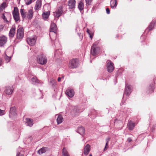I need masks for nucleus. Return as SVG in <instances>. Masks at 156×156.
I'll return each instance as SVG.
<instances>
[{"label": "nucleus", "mask_w": 156, "mask_h": 156, "mask_svg": "<svg viewBox=\"0 0 156 156\" xmlns=\"http://www.w3.org/2000/svg\"><path fill=\"white\" fill-rule=\"evenodd\" d=\"M57 29L56 25L55 23H51L50 27L49 35L52 41H54L56 39Z\"/></svg>", "instance_id": "nucleus-1"}, {"label": "nucleus", "mask_w": 156, "mask_h": 156, "mask_svg": "<svg viewBox=\"0 0 156 156\" xmlns=\"http://www.w3.org/2000/svg\"><path fill=\"white\" fill-rule=\"evenodd\" d=\"M37 61L39 64L44 65L46 64L47 59L45 55L43 54H40L37 56Z\"/></svg>", "instance_id": "nucleus-2"}, {"label": "nucleus", "mask_w": 156, "mask_h": 156, "mask_svg": "<svg viewBox=\"0 0 156 156\" xmlns=\"http://www.w3.org/2000/svg\"><path fill=\"white\" fill-rule=\"evenodd\" d=\"M100 48L98 47L96 44H94L91 46L90 53L93 56H95L98 54Z\"/></svg>", "instance_id": "nucleus-3"}, {"label": "nucleus", "mask_w": 156, "mask_h": 156, "mask_svg": "<svg viewBox=\"0 0 156 156\" xmlns=\"http://www.w3.org/2000/svg\"><path fill=\"white\" fill-rule=\"evenodd\" d=\"M23 29V27H20L17 30L16 37L19 40H21L24 36Z\"/></svg>", "instance_id": "nucleus-4"}, {"label": "nucleus", "mask_w": 156, "mask_h": 156, "mask_svg": "<svg viewBox=\"0 0 156 156\" xmlns=\"http://www.w3.org/2000/svg\"><path fill=\"white\" fill-rule=\"evenodd\" d=\"M77 59H73L70 60L69 63V67L71 69H74L77 67L78 65Z\"/></svg>", "instance_id": "nucleus-5"}, {"label": "nucleus", "mask_w": 156, "mask_h": 156, "mask_svg": "<svg viewBox=\"0 0 156 156\" xmlns=\"http://www.w3.org/2000/svg\"><path fill=\"white\" fill-rule=\"evenodd\" d=\"M132 87L128 83L126 84V87L125 88V92L124 94V95L123 96V99L124 97V95L126 94L127 96L129 95L130 94L131 91L132 89Z\"/></svg>", "instance_id": "nucleus-6"}, {"label": "nucleus", "mask_w": 156, "mask_h": 156, "mask_svg": "<svg viewBox=\"0 0 156 156\" xmlns=\"http://www.w3.org/2000/svg\"><path fill=\"white\" fill-rule=\"evenodd\" d=\"M13 17L15 21L16 22L20 20L19 14L17 7H14L12 12Z\"/></svg>", "instance_id": "nucleus-7"}, {"label": "nucleus", "mask_w": 156, "mask_h": 156, "mask_svg": "<svg viewBox=\"0 0 156 156\" xmlns=\"http://www.w3.org/2000/svg\"><path fill=\"white\" fill-rule=\"evenodd\" d=\"M31 83L33 85L41 86L43 83L41 81L38 80L36 77H33L31 78Z\"/></svg>", "instance_id": "nucleus-8"}, {"label": "nucleus", "mask_w": 156, "mask_h": 156, "mask_svg": "<svg viewBox=\"0 0 156 156\" xmlns=\"http://www.w3.org/2000/svg\"><path fill=\"white\" fill-rule=\"evenodd\" d=\"M7 41V38L4 35L0 36V47H3Z\"/></svg>", "instance_id": "nucleus-9"}, {"label": "nucleus", "mask_w": 156, "mask_h": 156, "mask_svg": "<svg viewBox=\"0 0 156 156\" xmlns=\"http://www.w3.org/2000/svg\"><path fill=\"white\" fill-rule=\"evenodd\" d=\"M107 69L108 72L109 73L112 72L113 70V64L110 61L108 60L107 61Z\"/></svg>", "instance_id": "nucleus-10"}, {"label": "nucleus", "mask_w": 156, "mask_h": 156, "mask_svg": "<svg viewBox=\"0 0 156 156\" xmlns=\"http://www.w3.org/2000/svg\"><path fill=\"white\" fill-rule=\"evenodd\" d=\"M16 109L15 107H12L10 108L9 110V116L10 118L16 116Z\"/></svg>", "instance_id": "nucleus-11"}, {"label": "nucleus", "mask_w": 156, "mask_h": 156, "mask_svg": "<svg viewBox=\"0 0 156 156\" xmlns=\"http://www.w3.org/2000/svg\"><path fill=\"white\" fill-rule=\"evenodd\" d=\"M36 37H33L28 38L27 39V42L30 45L33 46L34 45L36 41Z\"/></svg>", "instance_id": "nucleus-12"}, {"label": "nucleus", "mask_w": 156, "mask_h": 156, "mask_svg": "<svg viewBox=\"0 0 156 156\" xmlns=\"http://www.w3.org/2000/svg\"><path fill=\"white\" fill-rule=\"evenodd\" d=\"M66 94L70 98L73 97L74 94V90L72 89H68L66 91Z\"/></svg>", "instance_id": "nucleus-13"}, {"label": "nucleus", "mask_w": 156, "mask_h": 156, "mask_svg": "<svg viewBox=\"0 0 156 156\" xmlns=\"http://www.w3.org/2000/svg\"><path fill=\"white\" fill-rule=\"evenodd\" d=\"M55 17H59L63 12L62 8L61 7H59L55 12Z\"/></svg>", "instance_id": "nucleus-14"}, {"label": "nucleus", "mask_w": 156, "mask_h": 156, "mask_svg": "<svg viewBox=\"0 0 156 156\" xmlns=\"http://www.w3.org/2000/svg\"><path fill=\"white\" fill-rule=\"evenodd\" d=\"M76 1L75 0H69L68 2V5L69 8L73 9L75 8Z\"/></svg>", "instance_id": "nucleus-15"}, {"label": "nucleus", "mask_w": 156, "mask_h": 156, "mask_svg": "<svg viewBox=\"0 0 156 156\" xmlns=\"http://www.w3.org/2000/svg\"><path fill=\"white\" fill-rule=\"evenodd\" d=\"M15 26H12L10 29L9 33V36L11 38L13 37L15 34Z\"/></svg>", "instance_id": "nucleus-16"}, {"label": "nucleus", "mask_w": 156, "mask_h": 156, "mask_svg": "<svg viewBox=\"0 0 156 156\" xmlns=\"http://www.w3.org/2000/svg\"><path fill=\"white\" fill-rule=\"evenodd\" d=\"M128 129L130 130H132L134 129L135 126V124L132 121H129L127 124Z\"/></svg>", "instance_id": "nucleus-17"}, {"label": "nucleus", "mask_w": 156, "mask_h": 156, "mask_svg": "<svg viewBox=\"0 0 156 156\" xmlns=\"http://www.w3.org/2000/svg\"><path fill=\"white\" fill-rule=\"evenodd\" d=\"M13 89L12 87H8L6 88L4 90V92L7 94H11L13 92Z\"/></svg>", "instance_id": "nucleus-18"}, {"label": "nucleus", "mask_w": 156, "mask_h": 156, "mask_svg": "<svg viewBox=\"0 0 156 156\" xmlns=\"http://www.w3.org/2000/svg\"><path fill=\"white\" fill-rule=\"evenodd\" d=\"M79 111L77 107H74L73 110L71 112V114L74 116H76L79 113Z\"/></svg>", "instance_id": "nucleus-19"}, {"label": "nucleus", "mask_w": 156, "mask_h": 156, "mask_svg": "<svg viewBox=\"0 0 156 156\" xmlns=\"http://www.w3.org/2000/svg\"><path fill=\"white\" fill-rule=\"evenodd\" d=\"M110 4L112 9H115L116 8L117 5L116 0H111Z\"/></svg>", "instance_id": "nucleus-20"}, {"label": "nucleus", "mask_w": 156, "mask_h": 156, "mask_svg": "<svg viewBox=\"0 0 156 156\" xmlns=\"http://www.w3.org/2000/svg\"><path fill=\"white\" fill-rule=\"evenodd\" d=\"M90 147V145L88 144H87L84 147V154L85 155H87L89 152Z\"/></svg>", "instance_id": "nucleus-21"}, {"label": "nucleus", "mask_w": 156, "mask_h": 156, "mask_svg": "<svg viewBox=\"0 0 156 156\" xmlns=\"http://www.w3.org/2000/svg\"><path fill=\"white\" fill-rule=\"evenodd\" d=\"M77 132L81 135H83L85 133V129L84 127L80 126L78 128Z\"/></svg>", "instance_id": "nucleus-22"}, {"label": "nucleus", "mask_w": 156, "mask_h": 156, "mask_svg": "<svg viewBox=\"0 0 156 156\" xmlns=\"http://www.w3.org/2000/svg\"><path fill=\"white\" fill-rule=\"evenodd\" d=\"M154 83L150 84L147 89V93H149L153 92L154 91Z\"/></svg>", "instance_id": "nucleus-23"}, {"label": "nucleus", "mask_w": 156, "mask_h": 156, "mask_svg": "<svg viewBox=\"0 0 156 156\" xmlns=\"http://www.w3.org/2000/svg\"><path fill=\"white\" fill-rule=\"evenodd\" d=\"M33 9H30L29 10L27 15V18L30 20L31 19L33 16Z\"/></svg>", "instance_id": "nucleus-24"}, {"label": "nucleus", "mask_w": 156, "mask_h": 156, "mask_svg": "<svg viewBox=\"0 0 156 156\" xmlns=\"http://www.w3.org/2000/svg\"><path fill=\"white\" fill-rule=\"evenodd\" d=\"M26 120L27 126H28L30 127H31L33 126V121L32 119L27 118L26 119Z\"/></svg>", "instance_id": "nucleus-25"}, {"label": "nucleus", "mask_w": 156, "mask_h": 156, "mask_svg": "<svg viewBox=\"0 0 156 156\" xmlns=\"http://www.w3.org/2000/svg\"><path fill=\"white\" fill-rule=\"evenodd\" d=\"M48 148L47 147H43L40 149L38 151V153L39 154H42L45 153L46 151L48 150Z\"/></svg>", "instance_id": "nucleus-26"}, {"label": "nucleus", "mask_w": 156, "mask_h": 156, "mask_svg": "<svg viewBox=\"0 0 156 156\" xmlns=\"http://www.w3.org/2000/svg\"><path fill=\"white\" fill-rule=\"evenodd\" d=\"M50 14V12L49 11L45 12L43 13L42 16L44 20H46Z\"/></svg>", "instance_id": "nucleus-27"}, {"label": "nucleus", "mask_w": 156, "mask_h": 156, "mask_svg": "<svg viewBox=\"0 0 156 156\" xmlns=\"http://www.w3.org/2000/svg\"><path fill=\"white\" fill-rule=\"evenodd\" d=\"M156 23V20H153L151 22V23L149 26L148 29L149 31L151 30L154 27V24Z\"/></svg>", "instance_id": "nucleus-28"}, {"label": "nucleus", "mask_w": 156, "mask_h": 156, "mask_svg": "<svg viewBox=\"0 0 156 156\" xmlns=\"http://www.w3.org/2000/svg\"><path fill=\"white\" fill-rule=\"evenodd\" d=\"M41 2L40 0H37L36 3V4L35 7V9L37 10L41 8Z\"/></svg>", "instance_id": "nucleus-29"}, {"label": "nucleus", "mask_w": 156, "mask_h": 156, "mask_svg": "<svg viewBox=\"0 0 156 156\" xmlns=\"http://www.w3.org/2000/svg\"><path fill=\"white\" fill-rule=\"evenodd\" d=\"M56 120L58 124H59L61 123L63 120V118L61 115H58Z\"/></svg>", "instance_id": "nucleus-30"}, {"label": "nucleus", "mask_w": 156, "mask_h": 156, "mask_svg": "<svg viewBox=\"0 0 156 156\" xmlns=\"http://www.w3.org/2000/svg\"><path fill=\"white\" fill-rule=\"evenodd\" d=\"M62 153L63 156H69V154L65 147H64L62 151Z\"/></svg>", "instance_id": "nucleus-31"}, {"label": "nucleus", "mask_w": 156, "mask_h": 156, "mask_svg": "<svg viewBox=\"0 0 156 156\" xmlns=\"http://www.w3.org/2000/svg\"><path fill=\"white\" fill-rule=\"evenodd\" d=\"M84 5L82 1H81L78 5V8L80 11H82L83 9Z\"/></svg>", "instance_id": "nucleus-32"}, {"label": "nucleus", "mask_w": 156, "mask_h": 156, "mask_svg": "<svg viewBox=\"0 0 156 156\" xmlns=\"http://www.w3.org/2000/svg\"><path fill=\"white\" fill-rule=\"evenodd\" d=\"M23 9H21L20 10V14L23 19L25 18L26 16V13L24 11Z\"/></svg>", "instance_id": "nucleus-33"}, {"label": "nucleus", "mask_w": 156, "mask_h": 156, "mask_svg": "<svg viewBox=\"0 0 156 156\" xmlns=\"http://www.w3.org/2000/svg\"><path fill=\"white\" fill-rule=\"evenodd\" d=\"M56 81L55 80L51 79L50 80V83L51 84V85L53 87H54L56 85Z\"/></svg>", "instance_id": "nucleus-34"}, {"label": "nucleus", "mask_w": 156, "mask_h": 156, "mask_svg": "<svg viewBox=\"0 0 156 156\" xmlns=\"http://www.w3.org/2000/svg\"><path fill=\"white\" fill-rule=\"evenodd\" d=\"M6 7V3L5 2H3L0 5V9L2 10L4 9Z\"/></svg>", "instance_id": "nucleus-35"}, {"label": "nucleus", "mask_w": 156, "mask_h": 156, "mask_svg": "<svg viewBox=\"0 0 156 156\" xmlns=\"http://www.w3.org/2000/svg\"><path fill=\"white\" fill-rule=\"evenodd\" d=\"M110 138L109 137H108L106 139V143L105 146L104 148V150H105L106 148L108 147V143L110 140Z\"/></svg>", "instance_id": "nucleus-36"}, {"label": "nucleus", "mask_w": 156, "mask_h": 156, "mask_svg": "<svg viewBox=\"0 0 156 156\" xmlns=\"http://www.w3.org/2000/svg\"><path fill=\"white\" fill-rule=\"evenodd\" d=\"M33 0H25V2L27 5H30L33 2Z\"/></svg>", "instance_id": "nucleus-37"}, {"label": "nucleus", "mask_w": 156, "mask_h": 156, "mask_svg": "<svg viewBox=\"0 0 156 156\" xmlns=\"http://www.w3.org/2000/svg\"><path fill=\"white\" fill-rule=\"evenodd\" d=\"M85 1L87 6L91 5L92 0H85Z\"/></svg>", "instance_id": "nucleus-38"}, {"label": "nucleus", "mask_w": 156, "mask_h": 156, "mask_svg": "<svg viewBox=\"0 0 156 156\" xmlns=\"http://www.w3.org/2000/svg\"><path fill=\"white\" fill-rule=\"evenodd\" d=\"M11 58V56H7L5 58L6 61L7 62H9Z\"/></svg>", "instance_id": "nucleus-39"}, {"label": "nucleus", "mask_w": 156, "mask_h": 156, "mask_svg": "<svg viewBox=\"0 0 156 156\" xmlns=\"http://www.w3.org/2000/svg\"><path fill=\"white\" fill-rule=\"evenodd\" d=\"M2 18L5 21H7V19L5 17L4 14H3V15L2 16Z\"/></svg>", "instance_id": "nucleus-40"}, {"label": "nucleus", "mask_w": 156, "mask_h": 156, "mask_svg": "<svg viewBox=\"0 0 156 156\" xmlns=\"http://www.w3.org/2000/svg\"><path fill=\"white\" fill-rule=\"evenodd\" d=\"M4 114V111L0 109V115H2Z\"/></svg>", "instance_id": "nucleus-41"}, {"label": "nucleus", "mask_w": 156, "mask_h": 156, "mask_svg": "<svg viewBox=\"0 0 156 156\" xmlns=\"http://www.w3.org/2000/svg\"><path fill=\"white\" fill-rule=\"evenodd\" d=\"M106 12L107 14H109L110 13V10L109 9L107 8L106 9Z\"/></svg>", "instance_id": "nucleus-42"}, {"label": "nucleus", "mask_w": 156, "mask_h": 156, "mask_svg": "<svg viewBox=\"0 0 156 156\" xmlns=\"http://www.w3.org/2000/svg\"><path fill=\"white\" fill-rule=\"evenodd\" d=\"M16 156H24V155L20 152H18L17 153Z\"/></svg>", "instance_id": "nucleus-43"}, {"label": "nucleus", "mask_w": 156, "mask_h": 156, "mask_svg": "<svg viewBox=\"0 0 156 156\" xmlns=\"http://www.w3.org/2000/svg\"><path fill=\"white\" fill-rule=\"evenodd\" d=\"M127 140L129 142H131L132 141V140L130 138H128L127 139Z\"/></svg>", "instance_id": "nucleus-44"}, {"label": "nucleus", "mask_w": 156, "mask_h": 156, "mask_svg": "<svg viewBox=\"0 0 156 156\" xmlns=\"http://www.w3.org/2000/svg\"><path fill=\"white\" fill-rule=\"evenodd\" d=\"M61 77H58V82L60 81L61 80Z\"/></svg>", "instance_id": "nucleus-45"}, {"label": "nucleus", "mask_w": 156, "mask_h": 156, "mask_svg": "<svg viewBox=\"0 0 156 156\" xmlns=\"http://www.w3.org/2000/svg\"><path fill=\"white\" fill-rule=\"evenodd\" d=\"M3 27V26L2 25H0V29H2Z\"/></svg>", "instance_id": "nucleus-46"}, {"label": "nucleus", "mask_w": 156, "mask_h": 156, "mask_svg": "<svg viewBox=\"0 0 156 156\" xmlns=\"http://www.w3.org/2000/svg\"><path fill=\"white\" fill-rule=\"evenodd\" d=\"M89 31H90L88 29H87V32L89 34H90L89 33Z\"/></svg>", "instance_id": "nucleus-47"}, {"label": "nucleus", "mask_w": 156, "mask_h": 156, "mask_svg": "<svg viewBox=\"0 0 156 156\" xmlns=\"http://www.w3.org/2000/svg\"><path fill=\"white\" fill-rule=\"evenodd\" d=\"M154 128H152L151 129V131H152L153 132L154 131Z\"/></svg>", "instance_id": "nucleus-48"}, {"label": "nucleus", "mask_w": 156, "mask_h": 156, "mask_svg": "<svg viewBox=\"0 0 156 156\" xmlns=\"http://www.w3.org/2000/svg\"><path fill=\"white\" fill-rule=\"evenodd\" d=\"M1 63H2V61L0 59V66H1Z\"/></svg>", "instance_id": "nucleus-49"}, {"label": "nucleus", "mask_w": 156, "mask_h": 156, "mask_svg": "<svg viewBox=\"0 0 156 156\" xmlns=\"http://www.w3.org/2000/svg\"><path fill=\"white\" fill-rule=\"evenodd\" d=\"M90 35V37L91 38V39H92V36L90 34H89Z\"/></svg>", "instance_id": "nucleus-50"}, {"label": "nucleus", "mask_w": 156, "mask_h": 156, "mask_svg": "<svg viewBox=\"0 0 156 156\" xmlns=\"http://www.w3.org/2000/svg\"><path fill=\"white\" fill-rule=\"evenodd\" d=\"M78 34L79 35V36H80V35L81 34V33H78Z\"/></svg>", "instance_id": "nucleus-51"}, {"label": "nucleus", "mask_w": 156, "mask_h": 156, "mask_svg": "<svg viewBox=\"0 0 156 156\" xmlns=\"http://www.w3.org/2000/svg\"><path fill=\"white\" fill-rule=\"evenodd\" d=\"M43 98L42 97H42H41V98Z\"/></svg>", "instance_id": "nucleus-52"}, {"label": "nucleus", "mask_w": 156, "mask_h": 156, "mask_svg": "<svg viewBox=\"0 0 156 156\" xmlns=\"http://www.w3.org/2000/svg\"><path fill=\"white\" fill-rule=\"evenodd\" d=\"M89 156H92V154H89Z\"/></svg>", "instance_id": "nucleus-53"}, {"label": "nucleus", "mask_w": 156, "mask_h": 156, "mask_svg": "<svg viewBox=\"0 0 156 156\" xmlns=\"http://www.w3.org/2000/svg\"><path fill=\"white\" fill-rule=\"evenodd\" d=\"M51 36L53 37V38L54 37V35H52Z\"/></svg>", "instance_id": "nucleus-54"}, {"label": "nucleus", "mask_w": 156, "mask_h": 156, "mask_svg": "<svg viewBox=\"0 0 156 156\" xmlns=\"http://www.w3.org/2000/svg\"><path fill=\"white\" fill-rule=\"evenodd\" d=\"M64 76H62V78H64Z\"/></svg>", "instance_id": "nucleus-55"}, {"label": "nucleus", "mask_w": 156, "mask_h": 156, "mask_svg": "<svg viewBox=\"0 0 156 156\" xmlns=\"http://www.w3.org/2000/svg\"><path fill=\"white\" fill-rule=\"evenodd\" d=\"M40 93H41H41H42V92H41V90H40Z\"/></svg>", "instance_id": "nucleus-56"}, {"label": "nucleus", "mask_w": 156, "mask_h": 156, "mask_svg": "<svg viewBox=\"0 0 156 156\" xmlns=\"http://www.w3.org/2000/svg\"><path fill=\"white\" fill-rule=\"evenodd\" d=\"M143 37V36H141V37Z\"/></svg>", "instance_id": "nucleus-57"}, {"label": "nucleus", "mask_w": 156, "mask_h": 156, "mask_svg": "<svg viewBox=\"0 0 156 156\" xmlns=\"http://www.w3.org/2000/svg\"><path fill=\"white\" fill-rule=\"evenodd\" d=\"M1 53V51H0V53Z\"/></svg>", "instance_id": "nucleus-58"}]
</instances>
